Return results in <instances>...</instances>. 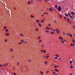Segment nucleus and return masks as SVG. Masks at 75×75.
<instances>
[{"label":"nucleus","mask_w":75,"mask_h":75,"mask_svg":"<svg viewBox=\"0 0 75 75\" xmlns=\"http://www.w3.org/2000/svg\"><path fill=\"white\" fill-rule=\"evenodd\" d=\"M56 57H58V55L57 54L56 55Z\"/></svg>","instance_id":"e2e57ef3"},{"label":"nucleus","mask_w":75,"mask_h":75,"mask_svg":"<svg viewBox=\"0 0 75 75\" xmlns=\"http://www.w3.org/2000/svg\"><path fill=\"white\" fill-rule=\"evenodd\" d=\"M24 42H25V43H26V44H27V42L25 41H24Z\"/></svg>","instance_id":"c756f323"},{"label":"nucleus","mask_w":75,"mask_h":75,"mask_svg":"<svg viewBox=\"0 0 75 75\" xmlns=\"http://www.w3.org/2000/svg\"><path fill=\"white\" fill-rule=\"evenodd\" d=\"M59 38H60V39H62V38H61V36H60V37H59Z\"/></svg>","instance_id":"473e14b6"},{"label":"nucleus","mask_w":75,"mask_h":75,"mask_svg":"<svg viewBox=\"0 0 75 75\" xmlns=\"http://www.w3.org/2000/svg\"><path fill=\"white\" fill-rule=\"evenodd\" d=\"M59 60H60L61 59V58H59Z\"/></svg>","instance_id":"bf43d9fd"},{"label":"nucleus","mask_w":75,"mask_h":75,"mask_svg":"<svg viewBox=\"0 0 75 75\" xmlns=\"http://www.w3.org/2000/svg\"><path fill=\"white\" fill-rule=\"evenodd\" d=\"M65 15L67 17H68V14H66Z\"/></svg>","instance_id":"4be33fe9"},{"label":"nucleus","mask_w":75,"mask_h":75,"mask_svg":"<svg viewBox=\"0 0 75 75\" xmlns=\"http://www.w3.org/2000/svg\"><path fill=\"white\" fill-rule=\"evenodd\" d=\"M62 43H64V42H64V41L63 40H62Z\"/></svg>","instance_id":"6ab92c4d"},{"label":"nucleus","mask_w":75,"mask_h":75,"mask_svg":"<svg viewBox=\"0 0 75 75\" xmlns=\"http://www.w3.org/2000/svg\"><path fill=\"white\" fill-rule=\"evenodd\" d=\"M30 16L32 18H34V16H32L31 15Z\"/></svg>","instance_id":"b1692460"},{"label":"nucleus","mask_w":75,"mask_h":75,"mask_svg":"<svg viewBox=\"0 0 75 75\" xmlns=\"http://www.w3.org/2000/svg\"><path fill=\"white\" fill-rule=\"evenodd\" d=\"M20 35H21V36H24V35L22 34H20Z\"/></svg>","instance_id":"c9c22d12"},{"label":"nucleus","mask_w":75,"mask_h":75,"mask_svg":"<svg viewBox=\"0 0 75 75\" xmlns=\"http://www.w3.org/2000/svg\"><path fill=\"white\" fill-rule=\"evenodd\" d=\"M45 32H46V33L47 32V30H46L45 31Z\"/></svg>","instance_id":"603ef678"},{"label":"nucleus","mask_w":75,"mask_h":75,"mask_svg":"<svg viewBox=\"0 0 75 75\" xmlns=\"http://www.w3.org/2000/svg\"><path fill=\"white\" fill-rule=\"evenodd\" d=\"M57 9L59 11H61V8L59 6L58 8Z\"/></svg>","instance_id":"f257e3e1"},{"label":"nucleus","mask_w":75,"mask_h":75,"mask_svg":"<svg viewBox=\"0 0 75 75\" xmlns=\"http://www.w3.org/2000/svg\"><path fill=\"white\" fill-rule=\"evenodd\" d=\"M7 65H8V64H4L3 65V66L4 67H5L7 66Z\"/></svg>","instance_id":"20e7f679"},{"label":"nucleus","mask_w":75,"mask_h":75,"mask_svg":"<svg viewBox=\"0 0 75 75\" xmlns=\"http://www.w3.org/2000/svg\"><path fill=\"white\" fill-rule=\"evenodd\" d=\"M38 39H39V40H40V38H38Z\"/></svg>","instance_id":"13d9d810"},{"label":"nucleus","mask_w":75,"mask_h":75,"mask_svg":"<svg viewBox=\"0 0 75 75\" xmlns=\"http://www.w3.org/2000/svg\"><path fill=\"white\" fill-rule=\"evenodd\" d=\"M32 0V1H31V3H33V1H32V0Z\"/></svg>","instance_id":"680f3d73"},{"label":"nucleus","mask_w":75,"mask_h":75,"mask_svg":"<svg viewBox=\"0 0 75 75\" xmlns=\"http://www.w3.org/2000/svg\"><path fill=\"white\" fill-rule=\"evenodd\" d=\"M6 35H7V36H8V35H9V34L8 33H6Z\"/></svg>","instance_id":"9d476101"},{"label":"nucleus","mask_w":75,"mask_h":75,"mask_svg":"<svg viewBox=\"0 0 75 75\" xmlns=\"http://www.w3.org/2000/svg\"><path fill=\"white\" fill-rule=\"evenodd\" d=\"M38 24H39L40 27H41V24H40V23H38Z\"/></svg>","instance_id":"dca6fc26"},{"label":"nucleus","mask_w":75,"mask_h":75,"mask_svg":"<svg viewBox=\"0 0 75 75\" xmlns=\"http://www.w3.org/2000/svg\"><path fill=\"white\" fill-rule=\"evenodd\" d=\"M38 1L41 2L42 1V0H38Z\"/></svg>","instance_id":"ea45409f"},{"label":"nucleus","mask_w":75,"mask_h":75,"mask_svg":"<svg viewBox=\"0 0 75 75\" xmlns=\"http://www.w3.org/2000/svg\"><path fill=\"white\" fill-rule=\"evenodd\" d=\"M72 61H70V64H72Z\"/></svg>","instance_id":"5701e85b"},{"label":"nucleus","mask_w":75,"mask_h":75,"mask_svg":"<svg viewBox=\"0 0 75 75\" xmlns=\"http://www.w3.org/2000/svg\"><path fill=\"white\" fill-rule=\"evenodd\" d=\"M41 40H40L39 42H41Z\"/></svg>","instance_id":"6e6d98bb"},{"label":"nucleus","mask_w":75,"mask_h":75,"mask_svg":"<svg viewBox=\"0 0 75 75\" xmlns=\"http://www.w3.org/2000/svg\"><path fill=\"white\" fill-rule=\"evenodd\" d=\"M69 16V17H71V15L70 14V13H69L68 14Z\"/></svg>","instance_id":"a878e982"},{"label":"nucleus","mask_w":75,"mask_h":75,"mask_svg":"<svg viewBox=\"0 0 75 75\" xmlns=\"http://www.w3.org/2000/svg\"><path fill=\"white\" fill-rule=\"evenodd\" d=\"M28 3L29 4H30V2H28Z\"/></svg>","instance_id":"c03bdc74"},{"label":"nucleus","mask_w":75,"mask_h":75,"mask_svg":"<svg viewBox=\"0 0 75 75\" xmlns=\"http://www.w3.org/2000/svg\"><path fill=\"white\" fill-rule=\"evenodd\" d=\"M70 75H72V73H70Z\"/></svg>","instance_id":"864d4df0"},{"label":"nucleus","mask_w":75,"mask_h":75,"mask_svg":"<svg viewBox=\"0 0 75 75\" xmlns=\"http://www.w3.org/2000/svg\"><path fill=\"white\" fill-rule=\"evenodd\" d=\"M69 34L70 37H72V35H71V34H70L69 33Z\"/></svg>","instance_id":"423d86ee"},{"label":"nucleus","mask_w":75,"mask_h":75,"mask_svg":"<svg viewBox=\"0 0 75 75\" xmlns=\"http://www.w3.org/2000/svg\"><path fill=\"white\" fill-rule=\"evenodd\" d=\"M36 21H37L38 23H39V20H38Z\"/></svg>","instance_id":"72a5a7b5"},{"label":"nucleus","mask_w":75,"mask_h":75,"mask_svg":"<svg viewBox=\"0 0 75 75\" xmlns=\"http://www.w3.org/2000/svg\"><path fill=\"white\" fill-rule=\"evenodd\" d=\"M49 72V71H47V73H48Z\"/></svg>","instance_id":"0e129e2a"},{"label":"nucleus","mask_w":75,"mask_h":75,"mask_svg":"<svg viewBox=\"0 0 75 75\" xmlns=\"http://www.w3.org/2000/svg\"><path fill=\"white\" fill-rule=\"evenodd\" d=\"M53 72V73L54 74H55V72Z\"/></svg>","instance_id":"69168bd1"},{"label":"nucleus","mask_w":75,"mask_h":75,"mask_svg":"<svg viewBox=\"0 0 75 75\" xmlns=\"http://www.w3.org/2000/svg\"><path fill=\"white\" fill-rule=\"evenodd\" d=\"M55 71H56V72H58V70L57 69H55Z\"/></svg>","instance_id":"f3484780"},{"label":"nucleus","mask_w":75,"mask_h":75,"mask_svg":"<svg viewBox=\"0 0 75 75\" xmlns=\"http://www.w3.org/2000/svg\"><path fill=\"white\" fill-rule=\"evenodd\" d=\"M43 52L44 53H45L46 52L45 51V50H43Z\"/></svg>","instance_id":"4c0bfd02"},{"label":"nucleus","mask_w":75,"mask_h":75,"mask_svg":"<svg viewBox=\"0 0 75 75\" xmlns=\"http://www.w3.org/2000/svg\"><path fill=\"white\" fill-rule=\"evenodd\" d=\"M34 45L35 46L37 45V44H34Z\"/></svg>","instance_id":"a18cd8bd"},{"label":"nucleus","mask_w":75,"mask_h":75,"mask_svg":"<svg viewBox=\"0 0 75 75\" xmlns=\"http://www.w3.org/2000/svg\"><path fill=\"white\" fill-rule=\"evenodd\" d=\"M48 25H49V26H51V25H50V24H48Z\"/></svg>","instance_id":"49530a36"},{"label":"nucleus","mask_w":75,"mask_h":75,"mask_svg":"<svg viewBox=\"0 0 75 75\" xmlns=\"http://www.w3.org/2000/svg\"><path fill=\"white\" fill-rule=\"evenodd\" d=\"M36 31H38V28H36Z\"/></svg>","instance_id":"7c9ffc66"},{"label":"nucleus","mask_w":75,"mask_h":75,"mask_svg":"<svg viewBox=\"0 0 75 75\" xmlns=\"http://www.w3.org/2000/svg\"><path fill=\"white\" fill-rule=\"evenodd\" d=\"M7 31H8V29H6V32H7Z\"/></svg>","instance_id":"37998d69"},{"label":"nucleus","mask_w":75,"mask_h":75,"mask_svg":"<svg viewBox=\"0 0 75 75\" xmlns=\"http://www.w3.org/2000/svg\"><path fill=\"white\" fill-rule=\"evenodd\" d=\"M57 66H55L54 67V68H57Z\"/></svg>","instance_id":"8fccbe9b"},{"label":"nucleus","mask_w":75,"mask_h":75,"mask_svg":"<svg viewBox=\"0 0 75 75\" xmlns=\"http://www.w3.org/2000/svg\"><path fill=\"white\" fill-rule=\"evenodd\" d=\"M60 16L59 17L60 18H62V15H59Z\"/></svg>","instance_id":"f704fd0d"},{"label":"nucleus","mask_w":75,"mask_h":75,"mask_svg":"<svg viewBox=\"0 0 75 75\" xmlns=\"http://www.w3.org/2000/svg\"><path fill=\"white\" fill-rule=\"evenodd\" d=\"M73 42H75V41L74 40V39L73 40Z\"/></svg>","instance_id":"c85d7f7f"},{"label":"nucleus","mask_w":75,"mask_h":75,"mask_svg":"<svg viewBox=\"0 0 75 75\" xmlns=\"http://www.w3.org/2000/svg\"><path fill=\"white\" fill-rule=\"evenodd\" d=\"M47 61H46L45 62V64L46 65H47Z\"/></svg>","instance_id":"2f4dec72"},{"label":"nucleus","mask_w":75,"mask_h":75,"mask_svg":"<svg viewBox=\"0 0 75 75\" xmlns=\"http://www.w3.org/2000/svg\"><path fill=\"white\" fill-rule=\"evenodd\" d=\"M7 39H5V42H7Z\"/></svg>","instance_id":"cd10ccee"},{"label":"nucleus","mask_w":75,"mask_h":75,"mask_svg":"<svg viewBox=\"0 0 75 75\" xmlns=\"http://www.w3.org/2000/svg\"><path fill=\"white\" fill-rule=\"evenodd\" d=\"M63 35H66V34L64 32H63Z\"/></svg>","instance_id":"9b49d317"},{"label":"nucleus","mask_w":75,"mask_h":75,"mask_svg":"<svg viewBox=\"0 0 75 75\" xmlns=\"http://www.w3.org/2000/svg\"><path fill=\"white\" fill-rule=\"evenodd\" d=\"M48 30H50V28L49 27Z\"/></svg>","instance_id":"4d7b16f0"},{"label":"nucleus","mask_w":75,"mask_h":75,"mask_svg":"<svg viewBox=\"0 0 75 75\" xmlns=\"http://www.w3.org/2000/svg\"><path fill=\"white\" fill-rule=\"evenodd\" d=\"M0 67H2V65H0Z\"/></svg>","instance_id":"052dcab7"},{"label":"nucleus","mask_w":75,"mask_h":75,"mask_svg":"<svg viewBox=\"0 0 75 75\" xmlns=\"http://www.w3.org/2000/svg\"><path fill=\"white\" fill-rule=\"evenodd\" d=\"M64 19H65V20H66V17H64Z\"/></svg>","instance_id":"09e8293b"},{"label":"nucleus","mask_w":75,"mask_h":75,"mask_svg":"<svg viewBox=\"0 0 75 75\" xmlns=\"http://www.w3.org/2000/svg\"><path fill=\"white\" fill-rule=\"evenodd\" d=\"M41 52H43V50H41Z\"/></svg>","instance_id":"de8ad7c7"},{"label":"nucleus","mask_w":75,"mask_h":75,"mask_svg":"<svg viewBox=\"0 0 75 75\" xmlns=\"http://www.w3.org/2000/svg\"><path fill=\"white\" fill-rule=\"evenodd\" d=\"M69 23H70V24H71V22H69Z\"/></svg>","instance_id":"3c124183"},{"label":"nucleus","mask_w":75,"mask_h":75,"mask_svg":"<svg viewBox=\"0 0 75 75\" xmlns=\"http://www.w3.org/2000/svg\"><path fill=\"white\" fill-rule=\"evenodd\" d=\"M49 10H50V11H52V8H50Z\"/></svg>","instance_id":"1a4fd4ad"},{"label":"nucleus","mask_w":75,"mask_h":75,"mask_svg":"<svg viewBox=\"0 0 75 75\" xmlns=\"http://www.w3.org/2000/svg\"><path fill=\"white\" fill-rule=\"evenodd\" d=\"M40 72L41 75L43 74V72H42V71H40Z\"/></svg>","instance_id":"ddd939ff"},{"label":"nucleus","mask_w":75,"mask_h":75,"mask_svg":"<svg viewBox=\"0 0 75 75\" xmlns=\"http://www.w3.org/2000/svg\"><path fill=\"white\" fill-rule=\"evenodd\" d=\"M70 67L71 68H73V66H72L70 65Z\"/></svg>","instance_id":"2eb2a0df"},{"label":"nucleus","mask_w":75,"mask_h":75,"mask_svg":"<svg viewBox=\"0 0 75 75\" xmlns=\"http://www.w3.org/2000/svg\"><path fill=\"white\" fill-rule=\"evenodd\" d=\"M49 57V56H47V57H46V58L47 59V58H48Z\"/></svg>","instance_id":"58836bf2"},{"label":"nucleus","mask_w":75,"mask_h":75,"mask_svg":"<svg viewBox=\"0 0 75 75\" xmlns=\"http://www.w3.org/2000/svg\"><path fill=\"white\" fill-rule=\"evenodd\" d=\"M43 22H44V20L41 21V23H42Z\"/></svg>","instance_id":"79ce46f5"},{"label":"nucleus","mask_w":75,"mask_h":75,"mask_svg":"<svg viewBox=\"0 0 75 75\" xmlns=\"http://www.w3.org/2000/svg\"><path fill=\"white\" fill-rule=\"evenodd\" d=\"M46 28H47V30H48V27H46Z\"/></svg>","instance_id":"5fc2aeb1"},{"label":"nucleus","mask_w":75,"mask_h":75,"mask_svg":"<svg viewBox=\"0 0 75 75\" xmlns=\"http://www.w3.org/2000/svg\"><path fill=\"white\" fill-rule=\"evenodd\" d=\"M29 61L30 62H31L32 61L31 60H30V59H29Z\"/></svg>","instance_id":"393cba45"},{"label":"nucleus","mask_w":75,"mask_h":75,"mask_svg":"<svg viewBox=\"0 0 75 75\" xmlns=\"http://www.w3.org/2000/svg\"><path fill=\"white\" fill-rule=\"evenodd\" d=\"M56 33H59V30L58 29H57L56 30Z\"/></svg>","instance_id":"f03ea898"},{"label":"nucleus","mask_w":75,"mask_h":75,"mask_svg":"<svg viewBox=\"0 0 75 75\" xmlns=\"http://www.w3.org/2000/svg\"><path fill=\"white\" fill-rule=\"evenodd\" d=\"M21 42H24V40H22L21 41Z\"/></svg>","instance_id":"bb28decb"},{"label":"nucleus","mask_w":75,"mask_h":75,"mask_svg":"<svg viewBox=\"0 0 75 75\" xmlns=\"http://www.w3.org/2000/svg\"><path fill=\"white\" fill-rule=\"evenodd\" d=\"M19 64H20V62H17V65H18Z\"/></svg>","instance_id":"0eeeda50"},{"label":"nucleus","mask_w":75,"mask_h":75,"mask_svg":"<svg viewBox=\"0 0 75 75\" xmlns=\"http://www.w3.org/2000/svg\"><path fill=\"white\" fill-rule=\"evenodd\" d=\"M71 47H72V46H73V47H74V45H72V44L71 43Z\"/></svg>","instance_id":"6e6552de"},{"label":"nucleus","mask_w":75,"mask_h":75,"mask_svg":"<svg viewBox=\"0 0 75 75\" xmlns=\"http://www.w3.org/2000/svg\"><path fill=\"white\" fill-rule=\"evenodd\" d=\"M70 18H71V19H72V18H74V17H73V16H70Z\"/></svg>","instance_id":"39448f33"},{"label":"nucleus","mask_w":75,"mask_h":75,"mask_svg":"<svg viewBox=\"0 0 75 75\" xmlns=\"http://www.w3.org/2000/svg\"><path fill=\"white\" fill-rule=\"evenodd\" d=\"M71 14L72 15H73V16H74V14H75V13H74V12H73V11H72L71 12Z\"/></svg>","instance_id":"7ed1b4c3"},{"label":"nucleus","mask_w":75,"mask_h":75,"mask_svg":"<svg viewBox=\"0 0 75 75\" xmlns=\"http://www.w3.org/2000/svg\"><path fill=\"white\" fill-rule=\"evenodd\" d=\"M10 50H11V52L13 51V49H10Z\"/></svg>","instance_id":"aec40b11"},{"label":"nucleus","mask_w":75,"mask_h":75,"mask_svg":"<svg viewBox=\"0 0 75 75\" xmlns=\"http://www.w3.org/2000/svg\"><path fill=\"white\" fill-rule=\"evenodd\" d=\"M57 58H58L56 57L54 58V59H57Z\"/></svg>","instance_id":"e433bc0d"},{"label":"nucleus","mask_w":75,"mask_h":75,"mask_svg":"<svg viewBox=\"0 0 75 75\" xmlns=\"http://www.w3.org/2000/svg\"><path fill=\"white\" fill-rule=\"evenodd\" d=\"M55 8H57V6H55Z\"/></svg>","instance_id":"412c9836"},{"label":"nucleus","mask_w":75,"mask_h":75,"mask_svg":"<svg viewBox=\"0 0 75 75\" xmlns=\"http://www.w3.org/2000/svg\"><path fill=\"white\" fill-rule=\"evenodd\" d=\"M67 20L68 21H69V18H67Z\"/></svg>","instance_id":"a19ab883"},{"label":"nucleus","mask_w":75,"mask_h":75,"mask_svg":"<svg viewBox=\"0 0 75 75\" xmlns=\"http://www.w3.org/2000/svg\"><path fill=\"white\" fill-rule=\"evenodd\" d=\"M51 33L52 34H54V33L53 31H52Z\"/></svg>","instance_id":"4468645a"},{"label":"nucleus","mask_w":75,"mask_h":75,"mask_svg":"<svg viewBox=\"0 0 75 75\" xmlns=\"http://www.w3.org/2000/svg\"><path fill=\"white\" fill-rule=\"evenodd\" d=\"M53 22H54V23H57V21L56 20H54L53 21Z\"/></svg>","instance_id":"f8f14e48"},{"label":"nucleus","mask_w":75,"mask_h":75,"mask_svg":"<svg viewBox=\"0 0 75 75\" xmlns=\"http://www.w3.org/2000/svg\"><path fill=\"white\" fill-rule=\"evenodd\" d=\"M41 46L42 47H44V46H42V45H41Z\"/></svg>","instance_id":"338daca9"},{"label":"nucleus","mask_w":75,"mask_h":75,"mask_svg":"<svg viewBox=\"0 0 75 75\" xmlns=\"http://www.w3.org/2000/svg\"><path fill=\"white\" fill-rule=\"evenodd\" d=\"M55 75H58V74H55Z\"/></svg>","instance_id":"774afa93"},{"label":"nucleus","mask_w":75,"mask_h":75,"mask_svg":"<svg viewBox=\"0 0 75 75\" xmlns=\"http://www.w3.org/2000/svg\"><path fill=\"white\" fill-rule=\"evenodd\" d=\"M4 30H6V28H7V27H6L5 26H4Z\"/></svg>","instance_id":"a211bd4d"}]
</instances>
